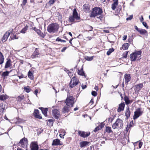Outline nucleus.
Returning <instances> with one entry per match:
<instances>
[{
    "label": "nucleus",
    "instance_id": "obj_1",
    "mask_svg": "<svg viewBox=\"0 0 150 150\" xmlns=\"http://www.w3.org/2000/svg\"><path fill=\"white\" fill-rule=\"evenodd\" d=\"M59 25L56 23H53L49 25L47 28V31L50 33L57 32L59 28Z\"/></svg>",
    "mask_w": 150,
    "mask_h": 150
},
{
    "label": "nucleus",
    "instance_id": "obj_2",
    "mask_svg": "<svg viewBox=\"0 0 150 150\" xmlns=\"http://www.w3.org/2000/svg\"><path fill=\"white\" fill-rule=\"evenodd\" d=\"M142 52L141 51H136L131 54L130 57L132 61H135L136 60H139L140 59Z\"/></svg>",
    "mask_w": 150,
    "mask_h": 150
},
{
    "label": "nucleus",
    "instance_id": "obj_3",
    "mask_svg": "<svg viewBox=\"0 0 150 150\" xmlns=\"http://www.w3.org/2000/svg\"><path fill=\"white\" fill-rule=\"evenodd\" d=\"M123 126V121L119 118H118L116 120L115 122L113 124L112 127L114 129H120L122 128Z\"/></svg>",
    "mask_w": 150,
    "mask_h": 150
},
{
    "label": "nucleus",
    "instance_id": "obj_4",
    "mask_svg": "<svg viewBox=\"0 0 150 150\" xmlns=\"http://www.w3.org/2000/svg\"><path fill=\"white\" fill-rule=\"evenodd\" d=\"M103 13L102 9L99 7H96L93 8V10L90 15L91 17H95L96 16L100 15Z\"/></svg>",
    "mask_w": 150,
    "mask_h": 150
},
{
    "label": "nucleus",
    "instance_id": "obj_5",
    "mask_svg": "<svg viewBox=\"0 0 150 150\" xmlns=\"http://www.w3.org/2000/svg\"><path fill=\"white\" fill-rule=\"evenodd\" d=\"M74 98L73 96H69L67 97L65 103L68 106L72 107L74 103Z\"/></svg>",
    "mask_w": 150,
    "mask_h": 150
},
{
    "label": "nucleus",
    "instance_id": "obj_6",
    "mask_svg": "<svg viewBox=\"0 0 150 150\" xmlns=\"http://www.w3.org/2000/svg\"><path fill=\"white\" fill-rule=\"evenodd\" d=\"M79 80L75 77H73L71 79L69 84V86L71 88H73L77 85L79 82Z\"/></svg>",
    "mask_w": 150,
    "mask_h": 150
},
{
    "label": "nucleus",
    "instance_id": "obj_7",
    "mask_svg": "<svg viewBox=\"0 0 150 150\" xmlns=\"http://www.w3.org/2000/svg\"><path fill=\"white\" fill-rule=\"evenodd\" d=\"M143 113L140 108H139L137 109L134 112V115L133 116V119L135 120L137 119L140 115H142Z\"/></svg>",
    "mask_w": 150,
    "mask_h": 150
},
{
    "label": "nucleus",
    "instance_id": "obj_8",
    "mask_svg": "<svg viewBox=\"0 0 150 150\" xmlns=\"http://www.w3.org/2000/svg\"><path fill=\"white\" fill-rule=\"evenodd\" d=\"M30 150H38V146L37 142H32L30 145Z\"/></svg>",
    "mask_w": 150,
    "mask_h": 150
},
{
    "label": "nucleus",
    "instance_id": "obj_9",
    "mask_svg": "<svg viewBox=\"0 0 150 150\" xmlns=\"http://www.w3.org/2000/svg\"><path fill=\"white\" fill-rule=\"evenodd\" d=\"M28 140L25 137L21 139L19 142V143L21 145V146L22 147H24L25 146V145H27L28 144Z\"/></svg>",
    "mask_w": 150,
    "mask_h": 150
},
{
    "label": "nucleus",
    "instance_id": "obj_10",
    "mask_svg": "<svg viewBox=\"0 0 150 150\" xmlns=\"http://www.w3.org/2000/svg\"><path fill=\"white\" fill-rule=\"evenodd\" d=\"M78 134L81 137L85 138L88 137L90 135V133L79 131L78 132Z\"/></svg>",
    "mask_w": 150,
    "mask_h": 150
},
{
    "label": "nucleus",
    "instance_id": "obj_11",
    "mask_svg": "<svg viewBox=\"0 0 150 150\" xmlns=\"http://www.w3.org/2000/svg\"><path fill=\"white\" fill-rule=\"evenodd\" d=\"M52 113L55 118L58 119L60 115V112L57 109H54L52 110Z\"/></svg>",
    "mask_w": 150,
    "mask_h": 150
},
{
    "label": "nucleus",
    "instance_id": "obj_12",
    "mask_svg": "<svg viewBox=\"0 0 150 150\" xmlns=\"http://www.w3.org/2000/svg\"><path fill=\"white\" fill-rule=\"evenodd\" d=\"M63 144L62 142H61L59 139H55L53 140L52 145V146L61 145H62Z\"/></svg>",
    "mask_w": 150,
    "mask_h": 150
},
{
    "label": "nucleus",
    "instance_id": "obj_13",
    "mask_svg": "<svg viewBox=\"0 0 150 150\" xmlns=\"http://www.w3.org/2000/svg\"><path fill=\"white\" fill-rule=\"evenodd\" d=\"M135 86V92L138 93L143 87V83H139L138 85H136Z\"/></svg>",
    "mask_w": 150,
    "mask_h": 150
},
{
    "label": "nucleus",
    "instance_id": "obj_14",
    "mask_svg": "<svg viewBox=\"0 0 150 150\" xmlns=\"http://www.w3.org/2000/svg\"><path fill=\"white\" fill-rule=\"evenodd\" d=\"M10 33L11 31H8L4 34L2 38V41L3 42H4L7 40L8 37L10 35Z\"/></svg>",
    "mask_w": 150,
    "mask_h": 150
},
{
    "label": "nucleus",
    "instance_id": "obj_15",
    "mask_svg": "<svg viewBox=\"0 0 150 150\" xmlns=\"http://www.w3.org/2000/svg\"><path fill=\"white\" fill-rule=\"evenodd\" d=\"M83 9L86 12H89L90 11L89 5L88 4H84L83 6Z\"/></svg>",
    "mask_w": 150,
    "mask_h": 150
},
{
    "label": "nucleus",
    "instance_id": "obj_16",
    "mask_svg": "<svg viewBox=\"0 0 150 150\" xmlns=\"http://www.w3.org/2000/svg\"><path fill=\"white\" fill-rule=\"evenodd\" d=\"M125 106V104L124 103H121L119 105L118 109H117L118 112H120L124 110Z\"/></svg>",
    "mask_w": 150,
    "mask_h": 150
},
{
    "label": "nucleus",
    "instance_id": "obj_17",
    "mask_svg": "<svg viewBox=\"0 0 150 150\" xmlns=\"http://www.w3.org/2000/svg\"><path fill=\"white\" fill-rule=\"evenodd\" d=\"M104 125L103 123H101L97 127L93 130V132H95L98 131V130L102 129Z\"/></svg>",
    "mask_w": 150,
    "mask_h": 150
},
{
    "label": "nucleus",
    "instance_id": "obj_18",
    "mask_svg": "<svg viewBox=\"0 0 150 150\" xmlns=\"http://www.w3.org/2000/svg\"><path fill=\"white\" fill-rule=\"evenodd\" d=\"M73 16L74 17L76 20L80 19V17L78 16V15L76 9H74L73 11Z\"/></svg>",
    "mask_w": 150,
    "mask_h": 150
},
{
    "label": "nucleus",
    "instance_id": "obj_19",
    "mask_svg": "<svg viewBox=\"0 0 150 150\" xmlns=\"http://www.w3.org/2000/svg\"><path fill=\"white\" fill-rule=\"evenodd\" d=\"M125 83L127 84L128 82L130 81L131 79L130 75L129 74H125Z\"/></svg>",
    "mask_w": 150,
    "mask_h": 150
},
{
    "label": "nucleus",
    "instance_id": "obj_20",
    "mask_svg": "<svg viewBox=\"0 0 150 150\" xmlns=\"http://www.w3.org/2000/svg\"><path fill=\"white\" fill-rule=\"evenodd\" d=\"M39 113V111L36 110L34 111L33 114L35 117L40 119H42V117L40 115Z\"/></svg>",
    "mask_w": 150,
    "mask_h": 150
},
{
    "label": "nucleus",
    "instance_id": "obj_21",
    "mask_svg": "<svg viewBox=\"0 0 150 150\" xmlns=\"http://www.w3.org/2000/svg\"><path fill=\"white\" fill-rule=\"evenodd\" d=\"M11 63L12 62L11 59H8L5 65V68H7L11 66Z\"/></svg>",
    "mask_w": 150,
    "mask_h": 150
},
{
    "label": "nucleus",
    "instance_id": "obj_22",
    "mask_svg": "<svg viewBox=\"0 0 150 150\" xmlns=\"http://www.w3.org/2000/svg\"><path fill=\"white\" fill-rule=\"evenodd\" d=\"M118 0H113L114 3L112 4L111 8L113 10H114L118 4Z\"/></svg>",
    "mask_w": 150,
    "mask_h": 150
},
{
    "label": "nucleus",
    "instance_id": "obj_23",
    "mask_svg": "<svg viewBox=\"0 0 150 150\" xmlns=\"http://www.w3.org/2000/svg\"><path fill=\"white\" fill-rule=\"evenodd\" d=\"M39 109H40L41 110L42 113L44 114V115L45 116V117H47V112L48 111V108H40Z\"/></svg>",
    "mask_w": 150,
    "mask_h": 150
},
{
    "label": "nucleus",
    "instance_id": "obj_24",
    "mask_svg": "<svg viewBox=\"0 0 150 150\" xmlns=\"http://www.w3.org/2000/svg\"><path fill=\"white\" fill-rule=\"evenodd\" d=\"M130 113L131 112L129 110V107H127L125 112V116L127 118H129L130 116Z\"/></svg>",
    "mask_w": 150,
    "mask_h": 150
},
{
    "label": "nucleus",
    "instance_id": "obj_25",
    "mask_svg": "<svg viewBox=\"0 0 150 150\" xmlns=\"http://www.w3.org/2000/svg\"><path fill=\"white\" fill-rule=\"evenodd\" d=\"M89 142L86 141H83L80 143V146L81 148L84 147L88 145Z\"/></svg>",
    "mask_w": 150,
    "mask_h": 150
},
{
    "label": "nucleus",
    "instance_id": "obj_26",
    "mask_svg": "<svg viewBox=\"0 0 150 150\" xmlns=\"http://www.w3.org/2000/svg\"><path fill=\"white\" fill-rule=\"evenodd\" d=\"M138 32L141 35L147 36L148 34L147 31L145 29H140Z\"/></svg>",
    "mask_w": 150,
    "mask_h": 150
},
{
    "label": "nucleus",
    "instance_id": "obj_27",
    "mask_svg": "<svg viewBox=\"0 0 150 150\" xmlns=\"http://www.w3.org/2000/svg\"><path fill=\"white\" fill-rule=\"evenodd\" d=\"M124 100L125 103L127 105H128L131 103L132 101L129 100V98L127 96H125L124 97Z\"/></svg>",
    "mask_w": 150,
    "mask_h": 150
},
{
    "label": "nucleus",
    "instance_id": "obj_28",
    "mask_svg": "<svg viewBox=\"0 0 150 150\" xmlns=\"http://www.w3.org/2000/svg\"><path fill=\"white\" fill-rule=\"evenodd\" d=\"M24 97L23 95H20L16 97V99L18 102H20L23 100Z\"/></svg>",
    "mask_w": 150,
    "mask_h": 150
},
{
    "label": "nucleus",
    "instance_id": "obj_29",
    "mask_svg": "<svg viewBox=\"0 0 150 150\" xmlns=\"http://www.w3.org/2000/svg\"><path fill=\"white\" fill-rule=\"evenodd\" d=\"M4 58L2 53L0 52V64H2L4 62Z\"/></svg>",
    "mask_w": 150,
    "mask_h": 150
},
{
    "label": "nucleus",
    "instance_id": "obj_30",
    "mask_svg": "<svg viewBox=\"0 0 150 150\" xmlns=\"http://www.w3.org/2000/svg\"><path fill=\"white\" fill-rule=\"evenodd\" d=\"M5 105L3 103L0 104V114L2 113L4 110Z\"/></svg>",
    "mask_w": 150,
    "mask_h": 150
},
{
    "label": "nucleus",
    "instance_id": "obj_31",
    "mask_svg": "<svg viewBox=\"0 0 150 150\" xmlns=\"http://www.w3.org/2000/svg\"><path fill=\"white\" fill-rule=\"evenodd\" d=\"M129 45L128 43H125L123 44L122 47V49L123 50H126L128 49Z\"/></svg>",
    "mask_w": 150,
    "mask_h": 150
},
{
    "label": "nucleus",
    "instance_id": "obj_32",
    "mask_svg": "<svg viewBox=\"0 0 150 150\" xmlns=\"http://www.w3.org/2000/svg\"><path fill=\"white\" fill-rule=\"evenodd\" d=\"M78 73L80 75L84 76L86 77L84 72L83 71V68H82L81 70H79L78 71Z\"/></svg>",
    "mask_w": 150,
    "mask_h": 150
},
{
    "label": "nucleus",
    "instance_id": "obj_33",
    "mask_svg": "<svg viewBox=\"0 0 150 150\" xmlns=\"http://www.w3.org/2000/svg\"><path fill=\"white\" fill-rule=\"evenodd\" d=\"M106 132L108 133H113V132L111 129V128L109 126H107L105 129Z\"/></svg>",
    "mask_w": 150,
    "mask_h": 150
},
{
    "label": "nucleus",
    "instance_id": "obj_34",
    "mask_svg": "<svg viewBox=\"0 0 150 150\" xmlns=\"http://www.w3.org/2000/svg\"><path fill=\"white\" fill-rule=\"evenodd\" d=\"M8 98V96L6 95H2L0 96V100H6Z\"/></svg>",
    "mask_w": 150,
    "mask_h": 150
},
{
    "label": "nucleus",
    "instance_id": "obj_35",
    "mask_svg": "<svg viewBox=\"0 0 150 150\" xmlns=\"http://www.w3.org/2000/svg\"><path fill=\"white\" fill-rule=\"evenodd\" d=\"M116 117V115H112L111 117H110L108 118V121L109 123H111L115 117Z\"/></svg>",
    "mask_w": 150,
    "mask_h": 150
},
{
    "label": "nucleus",
    "instance_id": "obj_36",
    "mask_svg": "<svg viewBox=\"0 0 150 150\" xmlns=\"http://www.w3.org/2000/svg\"><path fill=\"white\" fill-rule=\"evenodd\" d=\"M28 76L31 79H33V75L30 71H29L28 72Z\"/></svg>",
    "mask_w": 150,
    "mask_h": 150
},
{
    "label": "nucleus",
    "instance_id": "obj_37",
    "mask_svg": "<svg viewBox=\"0 0 150 150\" xmlns=\"http://www.w3.org/2000/svg\"><path fill=\"white\" fill-rule=\"evenodd\" d=\"M36 33L39 35L40 36L44 38V37L45 35L41 32V31L40 30L38 29V30H37L36 31Z\"/></svg>",
    "mask_w": 150,
    "mask_h": 150
},
{
    "label": "nucleus",
    "instance_id": "obj_38",
    "mask_svg": "<svg viewBox=\"0 0 150 150\" xmlns=\"http://www.w3.org/2000/svg\"><path fill=\"white\" fill-rule=\"evenodd\" d=\"M24 90L27 93L30 92L31 89L29 86H25L24 88Z\"/></svg>",
    "mask_w": 150,
    "mask_h": 150
},
{
    "label": "nucleus",
    "instance_id": "obj_39",
    "mask_svg": "<svg viewBox=\"0 0 150 150\" xmlns=\"http://www.w3.org/2000/svg\"><path fill=\"white\" fill-rule=\"evenodd\" d=\"M69 111V108L67 106H64L63 109V111L64 112H68Z\"/></svg>",
    "mask_w": 150,
    "mask_h": 150
},
{
    "label": "nucleus",
    "instance_id": "obj_40",
    "mask_svg": "<svg viewBox=\"0 0 150 150\" xmlns=\"http://www.w3.org/2000/svg\"><path fill=\"white\" fill-rule=\"evenodd\" d=\"M69 21L70 22H76L75 21V20H76V19H75V18H74L73 16H70L69 17Z\"/></svg>",
    "mask_w": 150,
    "mask_h": 150
},
{
    "label": "nucleus",
    "instance_id": "obj_41",
    "mask_svg": "<svg viewBox=\"0 0 150 150\" xmlns=\"http://www.w3.org/2000/svg\"><path fill=\"white\" fill-rule=\"evenodd\" d=\"M114 50V49L113 48H110L109 49V50L107 51V55H110L111 53L113 52Z\"/></svg>",
    "mask_w": 150,
    "mask_h": 150
},
{
    "label": "nucleus",
    "instance_id": "obj_42",
    "mask_svg": "<svg viewBox=\"0 0 150 150\" xmlns=\"http://www.w3.org/2000/svg\"><path fill=\"white\" fill-rule=\"evenodd\" d=\"M93 58V57H89V56H86L85 57V59L88 61H91Z\"/></svg>",
    "mask_w": 150,
    "mask_h": 150
},
{
    "label": "nucleus",
    "instance_id": "obj_43",
    "mask_svg": "<svg viewBox=\"0 0 150 150\" xmlns=\"http://www.w3.org/2000/svg\"><path fill=\"white\" fill-rule=\"evenodd\" d=\"M28 29V26H26L23 28L22 30L20 32L21 33H25L26 31Z\"/></svg>",
    "mask_w": 150,
    "mask_h": 150
},
{
    "label": "nucleus",
    "instance_id": "obj_44",
    "mask_svg": "<svg viewBox=\"0 0 150 150\" xmlns=\"http://www.w3.org/2000/svg\"><path fill=\"white\" fill-rule=\"evenodd\" d=\"M39 54V53L36 52H34L33 55L31 56V57L33 58H36L38 57V55Z\"/></svg>",
    "mask_w": 150,
    "mask_h": 150
},
{
    "label": "nucleus",
    "instance_id": "obj_45",
    "mask_svg": "<svg viewBox=\"0 0 150 150\" xmlns=\"http://www.w3.org/2000/svg\"><path fill=\"white\" fill-rule=\"evenodd\" d=\"M9 73L10 72L8 71L4 72L2 74V76L4 77L7 76L8 75Z\"/></svg>",
    "mask_w": 150,
    "mask_h": 150
},
{
    "label": "nucleus",
    "instance_id": "obj_46",
    "mask_svg": "<svg viewBox=\"0 0 150 150\" xmlns=\"http://www.w3.org/2000/svg\"><path fill=\"white\" fill-rule=\"evenodd\" d=\"M128 52H125L123 53L122 54L123 57L124 58H126L127 57Z\"/></svg>",
    "mask_w": 150,
    "mask_h": 150
},
{
    "label": "nucleus",
    "instance_id": "obj_47",
    "mask_svg": "<svg viewBox=\"0 0 150 150\" xmlns=\"http://www.w3.org/2000/svg\"><path fill=\"white\" fill-rule=\"evenodd\" d=\"M56 41H61L63 42H65L66 41L64 40H62L59 38H57L56 39Z\"/></svg>",
    "mask_w": 150,
    "mask_h": 150
},
{
    "label": "nucleus",
    "instance_id": "obj_48",
    "mask_svg": "<svg viewBox=\"0 0 150 150\" xmlns=\"http://www.w3.org/2000/svg\"><path fill=\"white\" fill-rule=\"evenodd\" d=\"M132 125H127V127L126 129V131L127 132H128L130 127H132Z\"/></svg>",
    "mask_w": 150,
    "mask_h": 150
},
{
    "label": "nucleus",
    "instance_id": "obj_49",
    "mask_svg": "<svg viewBox=\"0 0 150 150\" xmlns=\"http://www.w3.org/2000/svg\"><path fill=\"white\" fill-rule=\"evenodd\" d=\"M143 25L146 27L147 29L148 28V26L147 25L146 23L145 22H142Z\"/></svg>",
    "mask_w": 150,
    "mask_h": 150
},
{
    "label": "nucleus",
    "instance_id": "obj_50",
    "mask_svg": "<svg viewBox=\"0 0 150 150\" xmlns=\"http://www.w3.org/2000/svg\"><path fill=\"white\" fill-rule=\"evenodd\" d=\"M133 17V15H131L126 18V20L127 21L131 20L132 18Z\"/></svg>",
    "mask_w": 150,
    "mask_h": 150
},
{
    "label": "nucleus",
    "instance_id": "obj_51",
    "mask_svg": "<svg viewBox=\"0 0 150 150\" xmlns=\"http://www.w3.org/2000/svg\"><path fill=\"white\" fill-rule=\"evenodd\" d=\"M92 95L94 96H96L97 95V93L95 91H93L91 93Z\"/></svg>",
    "mask_w": 150,
    "mask_h": 150
},
{
    "label": "nucleus",
    "instance_id": "obj_52",
    "mask_svg": "<svg viewBox=\"0 0 150 150\" xmlns=\"http://www.w3.org/2000/svg\"><path fill=\"white\" fill-rule=\"evenodd\" d=\"M55 0H50L49 1V3L50 4H54Z\"/></svg>",
    "mask_w": 150,
    "mask_h": 150
},
{
    "label": "nucleus",
    "instance_id": "obj_53",
    "mask_svg": "<svg viewBox=\"0 0 150 150\" xmlns=\"http://www.w3.org/2000/svg\"><path fill=\"white\" fill-rule=\"evenodd\" d=\"M134 35V34L133 33L132 34L131 37L129 38V40H130V41H132V40L133 39V37ZM129 42H130V41Z\"/></svg>",
    "mask_w": 150,
    "mask_h": 150
},
{
    "label": "nucleus",
    "instance_id": "obj_54",
    "mask_svg": "<svg viewBox=\"0 0 150 150\" xmlns=\"http://www.w3.org/2000/svg\"><path fill=\"white\" fill-rule=\"evenodd\" d=\"M57 16L58 17V18L60 19H62V16L59 13H58L57 14Z\"/></svg>",
    "mask_w": 150,
    "mask_h": 150
},
{
    "label": "nucleus",
    "instance_id": "obj_55",
    "mask_svg": "<svg viewBox=\"0 0 150 150\" xmlns=\"http://www.w3.org/2000/svg\"><path fill=\"white\" fill-rule=\"evenodd\" d=\"M67 47H64L62 50L61 52H64V51L67 49Z\"/></svg>",
    "mask_w": 150,
    "mask_h": 150
},
{
    "label": "nucleus",
    "instance_id": "obj_56",
    "mask_svg": "<svg viewBox=\"0 0 150 150\" xmlns=\"http://www.w3.org/2000/svg\"><path fill=\"white\" fill-rule=\"evenodd\" d=\"M27 0H23V4L25 5L27 3Z\"/></svg>",
    "mask_w": 150,
    "mask_h": 150
},
{
    "label": "nucleus",
    "instance_id": "obj_57",
    "mask_svg": "<svg viewBox=\"0 0 150 150\" xmlns=\"http://www.w3.org/2000/svg\"><path fill=\"white\" fill-rule=\"evenodd\" d=\"M68 75L71 78V77L72 76L73 74L71 72L69 71Z\"/></svg>",
    "mask_w": 150,
    "mask_h": 150
},
{
    "label": "nucleus",
    "instance_id": "obj_58",
    "mask_svg": "<svg viewBox=\"0 0 150 150\" xmlns=\"http://www.w3.org/2000/svg\"><path fill=\"white\" fill-rule=\"evenodd\" d=\"M139 148H140L142 146V142H140L139 143Z\"/></svg>",
    "mask_w": 150,
    "mask_h": 150
},
{
    "label": "nucleus",
    "instance_id": "obj_59",
    "mask_svg": "<svg viewBox=\"0 0 150 150\" xmlns=\"http://www.w3.org/2000/svg\"><path fill=\"white\" fill-rule=\"evenodd\" d=\"M134 28L138 32L139 31V30H140L135 25V26H134Z\"/></svg>",
    "mask_w": 150,
    "mask_h": 150
},
{
    "label": "nucleus",
    "instance_id": "obj_60",
    "mask_svg": "<svg viewBox=\"0 0 150 150\" xmlns=\"http://www.w3.org/2000/svg\"><path fill=\"white\" fill-rule=\"evenodd\" d=\"M86 87V86L85 85H83L82 86V88L84 89H85Z\"/></svg>",
    "mask_w": 150,
    "mask_h": 150
},
{
    "label": "nucleus",
    "instance_id": "obj_61",
    "mask_svg": "<svg viewBox=\"0 0 150 150\" xmlns=\"http://www.w3.org/2000/svg\"><path fill=\"white\" fill-rule=\"evenodd\" d=\"M18 76L19 79H21L23 78V74H22L20 76L18 75Z\"/></svg>",
    "mask_w": 150,
    "mask_h": 150
},
{
    "label": "nucleus",
    "instance_id": "obj_62",
    "mask_svg": "<svg viewBox=\"0 0 150 150\" xmlns=\"http://www.w3.org/2000/svg\"><path fill=\"white\" fill-rule=\"evenodd\" d=\"M65 133H64V134L63 135H62V134H59V136H60V137L61 138H64V135H65Z\"/></svg>",
    "mask_w": 150,
    "mask_h": 150
},
{
    "label": "nucleus",
    "instance_id": "obj_63",
    "mask_svg": "<svg viewBox=\"0 0 150 150\" xmlns=\"http://www.w3.org/2000/svg\"><path fill=\"white\" fill-rule=\"evenodd\" d=\"M143 20H144V19H143V17L142 16L141 18L140 19V20L141 22H143Z\"/></svg>",
    "mask_w": 150,
    "mask_h": 150
},
{
    "label": "nucleus",
    "instance_id": "obj_64",
    "mask_svg": "<svg viewBox=\"0 0 150 150\" xmlns=\"http://www.w3.org/2000/svg\"><path fill=\"white\" fill-rule=\"evenodd\" d=\"M127 35H125V36H124L123 37V40H125L126 39H127Z\"/></svg>",
    "mask_w": 150,
    "mask_h": 150
}]
</instances>
